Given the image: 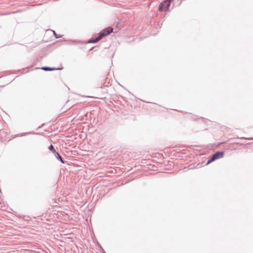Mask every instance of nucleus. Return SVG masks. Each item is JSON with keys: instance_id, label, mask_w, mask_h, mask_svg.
<instances>
[{"instance_id": "nucleus-1", "label": "nucleus", "mask_w": 253, "mask_h": 253, "mask_svg": "<svg viewBox=\"0 0 253 253\" xmlns=\"http://www.w3.org/2000/svg\"><path fill=\"white\" fill-rule=\"evenodd\" d=\"M113 29L111 27H108L103 30L99 34L98 36L96 38L90 39L89 43H96L101 40L104 37L109 35L113 32Z\"/></svg>"}, {"instance_id": "nucleus-2", "label": "nucleus", "mask_w": 253, "mask_h": 253, "mask_svg": "<svg viewBox=\"0 0 253 253\" xmlns=\"http://www.w3.org/2000/svg\"><path fill=\"white\" fill-rule=\"evenodd\" d=\"M224 156V152L223 151H218L214 153L212 156L209 157L207 161V165L214 161L215 160L223 158Z\"/></svg>"}, {"instance_id": "nucleus-3", "label": "nucleus", "mask_w": 253, "mask_h": 253, "mask_svg": "<svg viewBox=\"0 0 253 253\" xmlns=\"http://www.w3.org/2000/svg\"><path fill=\"white\" fill-rule=\"evenodd\" d=\"M171 0H165L160 3L159 5L158 10L160 11H166L169 9L170 5Z\"/></svg>"}, {"instance_id": "nucleus-4", "label": "nucleus", "mask_w": 253, "mask_h": 253, "mask_svg": "<svg viewBox=\"0 0 253 253\" xmlns=\"http://www.w3.org/2000/svg\"><path fill=\"white\" fill-rule=\"evenodd\" d=\"M55 157L58 160H59L62 164H65L64 161L63 160L60 155L57 152L53 154Z\"/></svg>"}, {"instance_id": "nucleus-5", "label": "nucleus", "mask_w": 253, "mask_h": 253, "mask_svg": "<svg viewBox=\"0 0 253 253\" xmlns=\"http://www.w3.org/2000/svg\"><path fill=\"white\" fill-rule=\"evenodd\" d=\"M41 69L45 71H50L60 69V68H51L48 67H42Z\"/></svg>"}, {"instance_id": "nucleus-6", "label": "nucleus", "mask_w": 253, "mask_h": 253, "mask_svg": "<svg viewBox=\"0 0 253 253\" xmlns=\"http://www.w3.org/2000/svg\"><path fill=\"white\" fill-rule=\"evenodd\" d=\"M48 149L49 150L51 151L53 154H54L56 151L55 150V149H54V146L51 144L49 147H48Z\"/></svg>"}, {"instance_id": "nucleus-7", "label": "nucleus", "mask_w": 253, "mask_h": 253, "mask_svg": "<svg viewBox=\"0 0 253 253\" xmlns=\"http://www.w3.org/2000/svg\"><path fill=\"white\" fill-rule=\"evenodd\" d=\"M53 34H54V35L55 36V38H56V39H58V38H61V36H59V35H58L57 34H56V33H55V31H53Z\"/></svg>"}]
</instances>
